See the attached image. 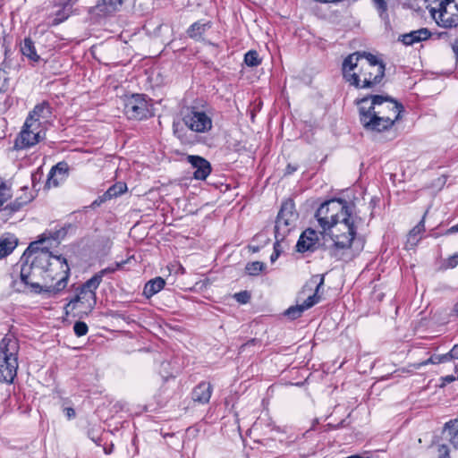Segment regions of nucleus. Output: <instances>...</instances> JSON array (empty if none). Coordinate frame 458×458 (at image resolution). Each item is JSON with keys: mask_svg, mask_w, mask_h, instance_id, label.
Instances as JSON below:
<instances>
[{"mask_svg": "<svg viewBox=\"0 0 458 458\" xmlns=\"http://www.w3.org/2000/svg\"><path fill=\"white\" fill-rule=\"evenodd\" d=\"M42 243L43 241L31 242L24 251L21 259V281L38 293L42 290L40 280L46 284L56 280L48 287L58 293L67 284L70 268L64 258L54 256L47 248H40Z\"/></svg>", "mask_w": 458, "mask_h": 458, "instance_id": "f257e3e1", "label": "nucleus"}, {"mask_svg": "<svg viewBox=\"0 0 458 458\" xmlns=\"http://www.w3.org/2000/svg\"><path fill=\"white\" fill-rule=\"evenodd\" d=\"M359 121L367 132L388 131L400 119L402 104L390 97L370 95L356 100Z\"/></svg>", "mask_w": 458, "mask_h": 458, "instance_id": "f03ea898", "label": "nucleus"}, {"mask_svg": "<svg viewBox=\"0 0 458 458\" xmlns=\"http://www.w3.org/2000/svg\"><path fill=\"white\" fill-rule=\"evenodd\" d=\"M344 78L358 89H372L385 76V64L366 52H355L343 62Z\"/></svg>", "mask_w": 458, "mask_h": 458, "instance_id": "7ed1b4c3", "label": "nucleus"}, {"mask_svg": "<svg viewBox=\"0 0 458 458\" xmlns=\"http://www.w3.org/2000/svg\"><path fill=\"white\" fill-rule=\"evenodd\" d=\"M352 209L353 207L346 212V216H341L329 229L333 243L328 251L331 257L339 260L351 259L354 256L352 249L357 242L358 217L353 215Z\"/></svg>", "mask_w": 458, "mask_h": 458, "instance_id": "20e7f679", "label": "nucleus"}, {"mask_svg": "<svg viewBox=\"0 0 458 458\" xmlns=\"http://www.w3.org/2000/svg\"><path fill=\"white\" fill-rule=\"evenodd\" d=\"M19 342L13 336L6 335L0 342V381L12 384L18 369Z\"/></svg>", "mask_w": 458, "mask_h": 458, "instance_id": "39448f33", "label": "nucleus"}, {"mask_svg": "<svg viewBox=\"0 0 458 458\" xmlns=\"http://www.w3.org/2000/svg\"><path fill=\"white\" fill-rule=\"evenodd\" d=\"M352 208L346 200L333 199L320 205L316 212L317 220L324 231L330 229L332 225L341 216H346V212Z\"/></svg>", "mask_w": 458, "mask_h": 458, "instance_id": "423d86ee", "label": "nucleus"}, {"mask_svg": "<svg viewBox=\"0 0 458 458\" xmlns=\"http://www.w3.org/2000/svg\"><path fill=\"white\" fill-rule=\"evenodd\" d=\"M298 217L294 202L292 199L284 201L275 225V238L285 239L295 227Z\"/></svg>", "mask_w": 458, "mask_h": 458, "instance_id": "0eeeda50", "label": "nucleus"}, {"mask_svg": "<svg viewBox=\"0 0 458 458\" xmlns=\"http://www.w3.org/2000/svg\"><path fill=\"white\" fill-rule=\"evenodd\" d=\"M182 121L191 131L198 133H204L212 129V118L197 107L188 108Z\"/></svg>", "mask_w": 458, "mask_h": 458, "instance_id": "6e6552de", "label": "nucleus"}, {"mask_svg": "<svg viewBox=\"0 0 458 458\" xmlns=\"http://www.w3.org/2000/svg\"><path fill=\"white\" fill-rule=\"evenodd\" d=\"M91 282V278L87 280L78 290L76 296L72 299L66 305V309L72 308L74 310L77 306L81 305L87 312H90L97 302L96 290L99 284L91 286L89 284Z\"/></svg>", "mask_w": 458, "mask_h": 458, "instance_id": "1a4fd4ad", "label": "nucleus"}, {"mask_svg": "<svg viewBox=\"0 0 458 458\" xmlns=\"http://www.w3.org/2000/svg\"><path fill=\"white\" fill-rule=\"evenodd\" d=\"M310 283L316 284L315 293L309 296L302 304L289 307L284 313L285 317L292 320L300 318L305 310L319 302L321 298L318 293L324 284V276H315L311 278Z\"/></svg>", "mask_w": 458, "mask_h": 458, "instance_id": "9d476101", "label": "nucleus"}, {"mask_svg": "<svg viewBox=\"0 0 458 458\" xmlns=\"http://www.w3.org/2000/svg\"><path fill=\"white\" fill-rule=\"evenodd\" d=\"M124 113L129 119L142 120L149 114L148 104L144 95L132 94L124 99Z\"/></svg>", "mask_w": 458, "mask_h": 458, "instance_id": "9b49d317", "label": "nucleus"}, {"mask_svg": "<svg viewBox=\"0 0 458 458\" xmlns=\"http://www.w3.org/2000/svg\"><path fill=\"white\" fill-rule=\"evenodd\" d=\"M45 136L46 133L43 128L36 125L32 129L31 126H27V121L25 120L22 129L14 141V148L16 149L29 148L42 140Z\"/></svg>", "mask_w": 458, "mask_h": 458, "instance_id": "f8f14e48", "label": "nucleus"}, {"mask_svg": "<svg viewBox=\"0 0 458 458\" xmlns=\"http://www.w3.org/2000/svg\"><path fill=\"white\" fill-rule=\"evenodd\" d=\"M51 115V107L47 101H43L34 106V108L29 113L26 118L27 126L35 128L39 126L42 128V123L47 122Z\"/></svg>", "mask_w": 458, "mask_h": 458, "instance_id": "ddd939ff", "label": "nucleus"}, {"mask_svg": "<svg viewBox=\"0 0 458 458\" xmlns=\"http://www.w3.org/2000/svg\"><path fill=\"white\" fill-rule=\"evenodd\" d=\"M455 8L458 11V4H455ZM433 18L436 20L437 24L445 28H453L458 26V13H451L447 10V6L445 8L431 7L429 10Z\"/></svg>", "mask_w": 458, "mask_h": 458, "instance_id": "4468645a", "label": "nucleus"}, {"mask_svg": "<svg viewBox=\"0 0 458 458\" xmlns=\"http://www.w3.org/2000/svg\"><path fill=\"white\" fill-rule=\"evenodd\" d=\"M187 161L194 169L193 177L196 180H205L211 173L210 163L199 156L190 155L187 157Z\"/></svg>", "mask_w": 458, "mask_h": 458, "instance_id": "2eb2a0df", "label": "nucleus"}, {"mask_svg": "<svg viewBox=\"0 0 458 458\" xmlns=\"http://www.w3.org/2000/svg\"><path fill=\"white\" fill-rule=\"evenodd\" d=\"M318 242V233L313 229L305 230L296 243L298 252L314 251Z\"/></svg>", "mask_w": 458, "mask_h": 458, "instance_id": "dca6fc26", "label": "nucleus"}, {"mask_svg": "<svg viewBox=\"0 0 458 458\" xmlns=\"http://www.w3.org/2000/svg\"><path fill=\"white\" fill-rule=\"evenodd\" d=\"M69 166L65 162H59L54 165L47 180V187H57L60 183L64 182L68 177Z\"/></svg>", "mask_w": 458, "mask_h": 458, "instance_id": "f3484780", "label": "nucleus"}, {"mask_svg": "<svg viewBox=\"0 0 458 458\" xmlns=\"http://www.w3.org/2000/svg\"><path fill=\"white\" fill-rule=\"evenodd\" d=\"M431 37V32L427 28H420L399 36V41L405 46H412L416 43L425 41Z\"/></svg>", "mask_w": 458, "mask_h": 458, "instance_id": "a211bd4d", "label": "nucleus"}, {"mask_svg": "<svg viewBox=\"0 0 458 458\" xmlns=\"http://www.w3.org/2000/svg\"><path fill=\"white\" fill-rule=\"evenodd\" d=\"M213 392L212 385L209 382L202 381L197 385L191 392V399L200 404L208 403Z\"/></svg>", "mask_w": 458, "mask_h": 458, "instance_id": "6ab92c4d", "label": "nucleus"}, {"mask_svg": "<svg viewBox=\"0 0 458 458\" xmlns=\"http://www.w3.org/2000/svg\"><path fill=\"white\" fill-rule=\"evenodd\" d=\"M21 51L22 55L28 58L31 64H38L41 58L36 51L34 42L30 38H25L21 45Z\"/></svg>", "mask_w": 458, "mask_h": 458, "instance_id": "aec40b11", "label": "nucleus"}, {"mask_svg": "<svg viewBox=\"0 0 458 458\" xmlns=\"http://www.w3.org/2000/svg\"><path fill=\"white\" fill-rule=\"evenodd\" d=\"M211 28L210 21H198L187 30V35L195 40H200L204 33Z\"/></svg>", "mask_w": 458, "mask_h": 458, "instance_id": "412c9836", "label": "nucleus"}, {"mask_svg": "<svg viewBox=\"0 0 458 458\" xmlns=\"http://www.w3.org/2000/svg\"><path fill=\"white\" fill-rule=\"evenodd\" d=\"M18 244L13 234L7 233L0 238V259L13 252Z\"/></svg>", "mask_w": 458, "mask_h": 458, "instance_id": "4be33fe9", "label": "nucleus"}, {"mask_svg": "<svg viewBox=\"0 0 458 458\" xmlns=\"http://www.w3.org/2000/svg\"><path fill=\"white\" fill-rule=\"evenodd\" d=\"M165 285V281L158 276L149 280L144 286L143 294L147 298H150L156 293H159Z\"/></svg>", "mask_w": 458, "mask_h": 458, "instance_id": "5701e85b", "label": "nucleus"}, {"mask_svg": "<svg viewBox=\"0 0 458 458\" xmlns=\"http://www.w3.org/2000/svg\"><path fill=\"white\" fill-rule=\"evenodd\" d=\"M125 263H127V260L122 261V262H116L114 266H110V267H107L100 270L99 272L96 273L91 277V282L89 284H90L91 286H95L96 284H100L103 280V277L106 275L114 273L116 270L123 268V267Z\"/></svg>", "mask_w": 458, "mask_h": 458, "instance_id": "b1692460", "label": "nucleus"}, {"mask_svg": "<svg viewBox=\"0 0 458 458\" xmlns=\"http://www.w3.org/2000/svg\"><path fill=\"white\" fill-rule=\"evenodd\" d=\"M444 433L446 434L450 443L458 448V420H451L445 424Z\"/></svg>", "mask_w": 458, "mask_h": 458, "instance_id": "393cba45", "label": "nucleus"}, {"mask_svg": "<svg viewBox=\"0 0 458 458\" xmlns=\"http://www.w3.org/2000/svg\"><path fill=\"white\" fill-rule=\"evenodd\" d=\"M425 231L424 216L409 233L407 242L411 246H415L421 239V234Z\"/></svg>", "mask_w": 458, "mask_h": 458, "instance_id": "a878e982", "label": "nucleus"}, {"mask_svg": "<svg viewBox=\"0 0 458 458\" xmlns=\"http://www.w3.org/2000/svg\"><path fill=\"white\" fill-rule=\"evenodd\" d=\"M12 197V191L9 186L0 178V208Z\"/></svg>", "mask_w": 458, "mask_h": 458, "instance_id": "bb28decb", "label": "nucleus"}, {"mask_svg": "<svg viewBox=\"0 0 458 458\" xmlns=\"http://www.w3.org/2000/svg\"><path fill=\"white\" fill-rule=\"evenodd\" d=\"M244 62L250 67L258 66L260 64L258 52L255 50L248 51L244 55Z\"/></svg>", "mask_w": 458, "mask_h": 458, "instance_id": "cd10ccee", "label": "nucleus"}, {"mask_svg": "<svg viewBox=\"0 0 458 458\" xmlns=\"http://www.w3.org/2000/svg\"><path fill=\"white\" fill-rule=\"evenodd\" d=\"M264 263L259 261H253L248 263L245 267V269L250 276H257L264 269Z\"/></svg>", "mask_w": 458, "mask_h": 458, "instance_id": "c85d7f7f", "label": "nucleus"}, {"mask_svg": "<svg viewBox=\"0 0 458 458\" xmlns=\"http://www.w3.org/2000/svg\"><path fill=\"white\" fill-rule=\"evenodd\" d=\"M450 359L449 353L444 354V355H435L431 356L428 360L420 362L419 364V367L426 366L428 364H439L442 362H445Z\"/></svg>", "mask_w": 458, "mask_h": 458, "instance_id": "c756f323", "label": "nucleus"}, {"mask_svg": "<svg viewBox=\"0 0 458 458\" xmlns=\"http://www.w3.org/2000/svg\"><path fill=\"white\" fill-rule=\"evenodd\" d=\"M123 0H103V5L105 6V12L112 13L115 12L122 6Z\"/></svg>", "mask_w": 458, "mask_h": 458, "instance_id": "7c9ffc66", "label": "nucleus"}, {"mask_svg": "<svg viewBox=\"0 0 458 458\" xmlns=\"http://www.w3.org/2000/svg\"><path fill=\"white\" fill-rule=\"evenodd\" d=\"M111 191L112 196L116 198L127 191V186L124 182H117L108 188Z\"/></svg>", "mask_w": 458, "mask_h": 458, "instance_id": "2f4dec72", "label": "nucleus"}, {"mask_svg": "<svg viewBox=\"0 0 458 458\" xmlns=\"http://www.w3.org/2000/svg\"><path fill=\"white\" fill-rule=\"evenodd\" d=\"M32 199L31 196L25 197V198H18L13 203H11L10 205L6 206V208L10 207L12 211H17L21 208L23 205L27 204Z\"/></svg>", "mask_w": 458, "mask_h": 458, "instance_id": "473e14b6", "label": "nucleus"}, {"mask_svg": "<svg viewBox=\"0 0 458 458\" xmlns=\"http://www.w3.org/2000/svg\"><path fill=\"white\" fill-rule=\"evenodd\" d=\"M89 327L85 322L77 321L73 326L74 334L78 336H83L88 333Z\"/></svg>", "mask_w": 458, "mask_h": 458, "instance_id": "72a5a7b5", "label": "nucleus"}, {"mask_svg": "<svg viewBox=\"0 0 458 458\" xmlns=\"http://www.w3.org/2000/svg\"><path fill=\"white\" fill-rule=\"evenodd\" d=\"M428 4V6L431 8V7H436L437 10L438 8H442V7H445L447 6L450 3L454 2V0H425Z\"/></svg>", "mask_w": 458, "mask_h": 458, "instance_id": "f704fd0d", "label": "nucleus"}, {"mask_svg": "<svg viewBox=\"0 0 458 458\" xmlns=\"http://www.w3.org/2000/svg\"><path fill=\"white\" fill-rule=\"evenodd\" d=\"M233 297L239 303L242 304H245L250 300V294L247 291L236 293Z\"/></svg>", "mask_w": 458, "mask_h": 458, "instance_id": "c9c22d12", "label": "nucleus"}, {"mask_svg": "<svg viewBox=\"0 0 458 458\" xmlns=\"http://www.w3.org/2000/svg\"><path fill=\"white\" fill-rule=\"evenodd\" d=\"M7 88H8L7 72L4 70L0 69V93L5 91L7 89Z\"/></svg>", "mask_w": 458, "mask_h": 458, "instance_id": "e433bc0d", "label": "nucleus"}, {"mask_svg": "<svg viewBox=\"0 0 458 458\" xmlns=\"http://www.w3.org/2000/svg\"><path fill=\"white\" fill-rule=\"evenodd\" d=\"M67 18H68V15L66 14V13L64 10H59L56 13L55 17L53 19L51 25L56 26L58 24H60L61 22L64 21Z\"/></svg>", "mask_w": 458, "mask_h": 458, "instance_id": "4c0bfd02", "label": "nucleus"}, {"mask_svg": "<svg viewBox=\"0 0 458 458\" xmlns=\"http://www.w3.org/2000/svg\"><path fill=\"white\" fill-rule=\"evenodd\" d=\"M284 241V239L276 238V242L274 243V251L277 252L278 255H280L284 250V247H283Z\"/></svg>", "mask_w": 458, "mask_h": 458, "instance_id": "58836bf2", "label": "nucleus"}, {"mask_svg": "<svg viewBox=\"0 0 458 458\" xmlns=\"http://www.w3.org/2000/svg\"><path fill=\"white\" fill-rule=\"evenodd\" d=\"M458 265V255L454 254L446 260V266L449 268H454Z\"/></svg>", "mask_w": 458, "mask_h": 458, "instance_id": "ea45409f", "label": "nucleus"}, {"mask_svg": "<svg viewBox=\"0 0 458 458\" xmlns=\"http://www.w3.org/2000/svg\"><path fill=\"white\" fill-rule=\"evenodd\" d=\"M375 3L381 14L386 12L387 5L385 0H375Z\"/></svg>", "mask_w": 458, "mask_h": 458, "instance_id": "a19ab883", "label": "nucleus"}, {"mask_svg": "<svg viewBox=\"0 0 458 458\" xmlns=\"http://www.w3.org/2000/svg\"><path fill=\"white\" fill-rule=\"evenodd\" d=\"M64 412L68 420L73 419L76 415L74 409L71 407L65 408Z\"/></svg>", "mask_w": 458, "mask_h": 458, "instance_id": "79ce46f5", "label": "nucleus"}, {"mask_svg": "<svg viewBox=\"0 0 458 458\" xmlns=\"http://www.w3.org/2000/svg\"><path fill=\"white\" fill-rule=\"evenodd\" d=\"M104 202L103 199L101 198V196H98L90 205V207L92 208H95L97 207H99L101 206Z\"/></svg>", "mask_w": 458, "mask_h": 458, "instance_id": "37998d69", "label": "nucleus"}, {"mask_svg": "<svg viewBox=\"0 0 458 458\" xmlns=\"http://www.w3.org/2000/svg\"><path fill=\"white\" fill-rule=\"evenodd\" d=\"M100 196L103 199L104 202H106L107 200L114 199V197L112 196L111 191H108V190Z\"/></svg>", "mask_w": 458, "mask_h": 458, "instance_id": "c03bdc74", "label": "nucleus"}, {"mask_svg": "<svg viewBox=\"0 0 458 458\" xmlns=\"http://www.w3.org/2000/svg\"><path fill=\"white\" fill-rule=\"evenodd\" d=\"M100 196L103 199L104 202H106L107 200L114 199V197L112 196L111 191H108V190Z\"/></svg>", "mask_w": 458, "mask_h": 458, "instance_id": "a18cd8bd", "label": "nucleus"}, {"mask_svg": "<svg viewBox=\"0 0 458 458\" xmlns=\"http://www.w3.org/2000/svg\"><path fill=\"white\" fill-rule=\"evenodd\" d=\"M449 356L452 359H458V345L454 346V348L449 352Z\"/></svg>", "mask_w": 458, "mask_h": 458, "instance_id": "49530a36", "label": "nucleus"}, {"mask_svg": "<svg viewBox=\"0 0 458 458\" xmlns=\"http://www.w3.org/2000/svg\"><path fill=\"white\" fill-rule=\"evenodd\" d=\"M439 452L441 453L439 458H448L449 457L448 451H447V448L445 446L443 445L439 449Z\"/></svg>", "mask_w": 458, "mask_h": 458, "instance_id": "de8ad7c7", "label": "nucleus"}, {"mask_svg": "<svg viewBox=\"0 0 458 458\" xmlns=\"http://www.w3.org/2000/svg\"><path fill=\"white\" fill-rule=\"evenodd\" d=\"M453 51L454 52L456 58L458 60V38L454 40V42L452 44Z\"/></svg>", "mask_w": 458, "mask_h": 458, "instance_id": "09e8293b", "label": "nucleus"}, {"mask_svg": "<svg viewBox=\"0 0 458 458\" xmlns=\"http://www.w3.org/2000/svg\"><path fill=\"white\" fill-rule=\"evenodd\" d=\"M451 315L458 317V301L454 305Z\"/></svg>", "mask_w": 458, "mask_h": 458, "instance_id": "8fccbe9b", "label": "nucleus"}, {"mask_svg": "<svg viewBox=\"0 0 458 458\" xmlns=\"http://www.w3.org/2000/svg\"><path fill=\"white\" fill-rule=\"evenodd\" d=\"M458 233V224L450 227L448 230H447V233Z\"/></svg>", "mask_w": 458, "mask_h": 458, "instance_id": "3c124183", "label": "nucleus"}, {"mask_svg": "<svg viewBox=\"0 0 458 458\" xmlns=\"http://www.w3.org/2000/svg\"><path fill=\"white\" fill-rule=\"evenodd\" d=\"M280 255H278L277 252H275L273 251V253L271 254L270 256V261L273 263L275 262L278 258H279Z\"/></svg>", "mask_w": 458, "mask_h": 458, "instance_id": "603ef678", "label": "nucleus"}, {"mask_svg": "<svg viewBox=\"0 0 458 458\" xmlns=\"http://www.w3.org/2000/svg\"><path fill=\"white\" fill-rule=\"evenodd\" d=\"M454 379L455 377L454 376H446L445 377H444V381L446 383H451L454 381Z\"/></svg>", "mask_w": 458, "mask_h": 458, "instance_id": "864d4df0", "label": "nucleus"}, {"mask_svg": "<svg viewBox=\"0 0 458 458\" xmlns=\"http://www.w3.org/2000/svg\"><path fill=\"white\" fill-rule=\"evenodd\" d=\"M288 169L292 170V171H295V168H293L291 167L290 165L288 166Z\"/></svg>", "mask_w": 458, "mask_h": 458, "instance_id": "5fc2aeb1", "label": "nucleus"}, {"mask_svg": "<svg viewBox=\"0 0 458 458\" xmlns=\"http://www.w3.org/2000/svg\"><path fill=\"white\" fill-rule=\"evenodd\" d=\"M288 169L292 170V171H295V168H293L291 167L290 165L288 166Z\"/></svg>", "mask_w": 458, "mask_h": 458, "instance_id": "6e6d98bb", "label": "nucleus"}, {"mask_svg": "<svg viewBox=\"0 0 458 458\" xmlns=\"http://www.w3.org/2000/svg\"><path fill=\"white\" fill-rule=\"evenodd\" d=\"M288 169L292 170V171H295V168H293L291 167L290 165L288 166Z\"/></svg>", "mask_w": 458, "mask_h": 458, "instance_id": "4d7b16f0", "label": "nucleus"}]
</instances>
